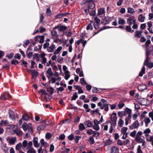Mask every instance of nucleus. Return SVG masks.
I'll list each match as a JSON object with an SVG mask.
<instances>
[{"mask_svg":"<svg viewBox=\"0 0 153 153\" xmlns=\"http://www.w3.org/2000/svg\"><path fill=\"white\" fill-rule=\"evenodd\" d=\"M110 119L111 120L110 123H113L116 124L117 117V114L115 112H113L111 115Z\"/></svg>","mask_w":153,"mask_h":153,"instance_id":"f257e3e1","label":"nucleus"},{"mask_svg":"<svg viewBox=\"0 0 153 153\" xmlns=\"http://www.w3.org/2000/svg\"><path fill=\"white\" fill-rule=\"evenodd\" d=\"M139 125V123L137 120L134 121L133 123L130 126H129L130 129L132 130L135 128H137Z\"/></svg>","mask_w":153,"mask_h":153,"instance_id":"f03ea898","label":"nucleus"},{"mask_svg":"<svg viewBox=\"0 0 153 153\" xmlns=\"http://www.w3.org/2000/svg\"><path fill=\"white\" fill-rule=\"evenodd\" d=\"M127 22L130 25H131L136 22V19L134 16H131L128 18L127 20Z\"/></svg>","mask_w":153,"mask_h":153,"instance_id":"7ed1b4c3","label":"nucleus"},{"mask_svg":"<svg viewBox=\"0 0 153 153\" xmlns=\"http://www.w3.org/2000/svg\"><path fill=\"white\" fill-rule=\"evenodd\" d=\"M31 127L32 125L30 123H29L28 125H27L25 123H23L22 125V128L25 131H26L28 128V129H31L32 131Z\"/></svg>","mask_w":153,"mask_h":153,"instance_id":"20e7f679","label":"nucleus"},{"mask_svg":"<svg viewBox=\"0 0 153 153\" xmlns=\"http://www.w3.org/2000/svg\"><path fill=\"white\" fill-rule=\"evenodd\" d=\"M46 54L45 53H42L40 54V57L41 58V62L42 64L45 65L47 62V59L45 57Z\"/></svg>","mask_w":153,"mask_h":153,"instance_id":"39448f33","label":"nucleus"},{"mask_svg":"<svg viewBox=\"0 0 153 153\" xmlns=\"http://www.w3.org/2000/svg\"><path fill=\"white\" fill-rule=\"evenodd\" d=\"M94 125L93 126V128L97 131L99 130L100 129V127L98 124H100L99 123L98 121L96 119L94 120Z\"/></svg>","mask_w":153,"mask_h":153,"instance_id":"423d86ee","label":"nucleus"},{"mask_svg":"<svg viewBox=\"0 0 153 153\" xmlns=\"http://www.w3.org/2000/svg\"><path fill=\"white\" fill-rule=\"evenodd\" d=\"M46 73L47 74L46 76L48 79L50 78L53 75V73L52 71L51 68H48L46 71Z\"/></svg>","mask_w":153,"mask_h":153,"instance_id":"0eeeda50","label":"nucleus"},{"mask_svg":"<svg viewBox=\"0 0 153 153\" xmlns=\"http://www.w3.org/2000/svg\"><path fill=\"white\" fill-rule=\"evenodd\" d=\"M44 36H38L35 38V40L37 39L38 41L40 43H42L44 42Z\"/></svg>","mask_w":153,"mask_h":153,"instance_id":"6e6552de","label":"nucleus"},{"mask_svg":"<svg viewBox=\"0 0 153 153\" xmlns=\"http://www.w3.org/2000/svg\"><path fill=\"white\" fill-rule=\"evenodd\" d=\"M1 146L2 149L4 150L5 153H8V149L7 146L6 144L2 142Z\"/></svg>","mask_w":153,"mask_h":153,"instance_id":"1a4fd4ad","label":"nucleus"},{"mask_svg":"<svg viewBox=\"0 0 153 153\" xmlns=\"http://www.w3.org/2000/svg\"><path fill=\"white\" fill-rule=\"evenodd\" d=\"M55 48V45L53 44H52L50 46H49L47 50L49 52H52L54 51Z\"/></svg>","mask_w":153,"mask_h":153,"instance_id":"9d476101","label":"nucleus"},{"mask_svg":"<svg viewBox=\"0 0 153 153\" xmlns=\"http://www.w3.org/2000/svg\"><path fill=\"white\" fill-rule=\"evenodd\" d=\"M56 28H57L59 31L61 32H63L66 30L67 27L64 26H59L57 27Z\"/></svg>","mask_w":153,"mask_h":153,"instance_id":"9b49d317","label":"nucleus"},{"mask_svg":"<svg viewBox=\"0 0 153 153\" xmlns=\"http://www.w3.org/2000/svg\"><path fill=\"white\" fill-rule=\"evenodd\" d=\"M145 19V17L142 14H140L138 16V20L140 22H143Z\"/></svg>","mask_w":153,"mask_h":153,"instance_id":"f8f14e48","label":"nucleus"},{"mask_svg":"<svg viewBox=\"0 0 153 153\" xmlns=\"http://www.w3.org/2000/svg\"><path fill=\"white\" fill-rule=\"evenodd\" d=\"M7 139L9 141V143L10 144H13L16 141V139L15 137H13L11 138L8 137Z\"/></svg>","mask_w":153,"mask_h":153,"instance_id":"ddd939ff","label":"nucleus"},{"mask_svg":"<svg viewBox=\"0 0 153 153\" xmlns=\"http://www.w3.org/2000/svg\"><path fill=\"white\" fill-rule=\"evenodd\" d=\"M142 31H141L137 30L135 31L134 36L136 37L139 38L141 36Z\"/></svg>","mask_w":153,"mask_h":153,"instance_id":"4468645a","label":"nucleus"},{"mask_svg":"<svg viewBox=\"0 0 153 153\" xmlns=\"http://www.w3.org/2000/svg\"><path fill=\"white\" fill-rule=\"evenodd\" d=\"M62 49L63 47L62 46H59L55 50L54 54L55 55L58 54Z\"/></svg>","mask_w":153,"mask_h":153,"instance_id":"2eb2a0df","label":"nucleus"},{"mask_svg":"<svg viewBox=\"0 0 153 153\" xmlns=\"http://www.w3.org/2000/svg\"><path fill=\"white\" fill-rule=\"evenodd\" d=\"M38 138L36 137H35L33 139V143L34 146L35 147H39V144L38 143Z\"/></svg>","mask_w":153,"mask_h":153,"instance_id":"dca6fc26","label":"nucleus"},{"mask_svg":"<svg viewBox=\"0 0 153 153\" xmlns=\"http://www.w3.org/2000/svg\"><path fill=\"white\" fill-rule=\"evenodd\" d=\"M88 1L89 2H88L87 3H89V4H88L89 6V7L91 9H93L95 7V5L94 3L91 0H88Z\"/></svg>","mask_w":153,"mask_h":153,"instance_id":"f3484780","label":"nucleus"},{"mask_svg":"<svg viewBox=\"0 0 153 153\" xmlns=\"http://www.w3.org/2000/svg\"><path fill=\"white\" fill-rule=\"evenodd\" d=\"M99 108H97L94 110H92L91 111L90 113L92 115H94L96 114L97 113L99 114H100V113L99 112Z\"/></svg>","mask_w":153,"mask_h":153,"instance_id":"a211bd4d","label":"nucleus"},{"mask_svg":"<svg viewBox=\"0 0 153 153\" xmlns=\"http://www.w3.org/2000/svg\"><path fill=\"white\" fill-rule=\"evenodd\" d=\"M117 114L118 116L120 118L126 115L125 112L123 111H119L118 112Z\"/></svg>","mask_w":153,"mask_h":153,"instance_id":"6ab92c4d","label":"nucleus"},{"mask_svg":"<svg viewBox=\"0 0 153 153\" xmlns=\"http://www.w3.org/2000/svg\"><path fill=\"white\" fill-rule=\"evenodd\" d=\"M51 33L52 34V38L53 39L57 38L58 35L56 31L54 30H53L51 32Z\"/></svg>","mask_w":153,"mask_h":153,"instance_id":"aec40b11","label":"nucleus"},{"mask_svg":"<svg viewBox=\"0 0 153 153\" xmlns=\"http://www.w3.org/2000/svg\"><path fill=\"white\" fill-rule=\"evenodd\" d=\"M31 72L33 78H35L38 76V73L37 71L36 70H32Z\"/></svg>","mask_w":153,"mask_h":153,"instance_id":"412c9836","label":"nucleus"},{"mask_svg":"<svg viewBox=\"0 0 153 153\" xmlns=\"http://www.w3.org/2000/svg\"><path fill=\"white\" fill-rule=\"evenodd\" d=\"M46 126V125L45 123H43L38 126L37 128V130L38 131H40L44 130Z\"/></svg>","mask_w":153,"mask_h":153,"instance_id":"4be33fe9","label":"nucleus"},{"mask_svg":"<svg viewBox=\"0 0 153 153\" xmlns=\"http://www.w3.org/2000/svg\"><path fill=\"white\" fill-rule=\"evenodd\" d=\"M40 56V55L38 53H36L34 54L33 56V58L34 59H36V60L38 62L39 61V57Z\"/></svg>","mask_w":153,"mask_h":153,"instance_id":"5701e85b","label":"nucleus"},{"mask_svg":"<svg viewBox=\"0 0 153 153\" xmlns=\"http://www.w3.org/2000/svg\"><path fill=\"white\" fill-rule=\"evenodd\" d=\"M70 77V73L69 72L67 71L65 72L64 78L66 80H68Z\"/></svg>","mask_w":153,"mask_h":153,"instance_id":"b1692460","label":"nucleus"},{"mask_svg":"<svg viewBox=\"0 0 153 153\" xmlns=\"http://www.w3.org/2000/svg\"><path fill=\"white\" fill-rule=\"evenodd\" d=\"M124 123V121L122 119H120L118 122V126L120 127L123 126Z\"/></svg>","mask_w":153,"mask_h":153,"instance_id":"393cba45","label":"nucleus"},{"mask_svg":"<svg viewBox=\"0 0 153 153\" xmlns=\"http://www.w3.org/2000/svg\"><path fill=\"white\" fill-rule=\"evenodd\" d=\"M135 140L137 143H140L144 140L143 139L141 136H136Z\"/></svg>","mask_w":153,"mask_h":153,"instance_id":"a878e982","label":"nucleus"},{"mask_svg":"<svg viewBox=\"0 0 153 153\" xmlns=\"http://www.w3.org/2000/svg\"><path fill=\"white\" fill-rule=\"evenodd\" d=\"M85 125L89 127H92L93 126L92 122L90 120H88L85 121L84 123Z\"/></svg>","mask_w":153,"mask_h":153,"instance_id":"bb28decb","label":"nucleus"},{"mask_svg":"<svg viewBox=\"0 0 153 153\" xmlns=\"http://www.w3.org/2000/svg\"><path fill=\"white\" fill-rule=\"evenodd\" d=\"M9 116L13 120L15 118V114L14 112L12 110H10L9 112Z\"/></svg>","mask_w":153,"mask_h":153,"instance_id":"cd10ccee","label":"nucleus"},{"mask_svg":"<svg viewBox=\"0 0 153 153\" xmlns=\"http://www.w3.org/2000/svg\"><path fill=\"white\" fill-rule=\"evenodd\" d=\"M28 150L27 151V153H36V151L33 148H27Z\"/></svg>","mask_w":153,"mask_h":153,"instance_id":"c85d7f7f","label":"nucleus"},{"mask_svg":"<svg viewBox=\"0 0 153 153\" xmlns=\"http://www.w3.org/2000/svg\"><path fill=\"white\" fill-rule=\"evenodd\" d=\"M144 121L145 123L146 126V127H147L149 123L150 122V119L148 117H146L144 119Z\"/></svg>","mask_w":153,"mask_h":153,"instance_id":"c756f323","label":"nucleus"},{"mask_svg":"<svg viewBox=\"0 0 153 153\" xmlns=\"http://www.w3.org/2000/svg\"><path fill=\"white\" fill-rule=\"evenodd\" d=\"M110 124L111 126L109 128V132L110 133H112V132L114 128H115L116 125V124L111 123Z\"/></svg>","mask_w":153,"mask_h":153,"instance_id":"7c9ffc66","label":"nucleus"},{"mask_svg":"<svg viewBox=\"0 0 153 153\" xmlns=\"http://www.w3.org/2000/svg\"><path fill=\"white\" fill-rule=\"evenodd\" d=\"M118 23L120 25H123L126 23V21L121 18H118Z\"/></svg>","mask_w":153,"mask_h":153,"instance_id":"2f4dec72","label":"nucleus"},{"mask_svg":"<svg viewBox=\"0 0 153 153\" xmlns=\"http://www.w3.org/2000/svg\"><path fill=\"white\" fill-rule=\"evenodd\" d=\"M145 67L143 66L142 67V68L141 69V71L139 74V76H142L143 74L145 73Z\"/></svg>","mask_w":153,"mask_h":153,"instance_id":"473e14b6","label":"nucleus"},{"mask_svg":"<svg viewBox=\"0 0 153 153\" xmlns=\"http://www.w3.org/2000/svg\"><path fill=\"white\" fill-rule=\"evenodd\" d=\"M128 130V128L126 127H123L121 129V132L123 134H127L126 132Z\"/></svg>","mask_w":153,"mask_h":153,"instance_id":"72a5a7b5","label":"nucleus"},{"mask_svg":"<svg viewBox=\"0 0 153 153\" xmlns=\"http://www.w3.org/2000/svg\"><path fill=\"white\" fill-rule=\"evenodd\" d=\"M78 97L77 93L76 92L74 93L73 96L71 98L72 100H75Z\"/></svg>","mask_w":153,"mask_h":153,"instance_id":"f704fd0d","label":"nucleus"},{"mask_svg":"<svg viewBox=\"0 0 153 153\" xmlns=\"http://www.w3.org/2000/svg\"><path fill=\"white\" fill-rule=\"evenodd\" d=\"M118 152V148L116 147H113L111 149L112 153H117Z\"/></svg>","mask_w":153,"mask_h":153,"instance_id":"c9c22d12","label":"nucleus"},{"mask_svg":"<svg viewBox=\"0 0 153 153\" xmlns=\"http://www.w3.org/2000/svg\"><path fill=\"white\" fill-rule=\"evenodd\" d=\"M9 124L7 120H2L1 122V125L4 126H7Z\"/></svg>","mask_w":153,"mask_h":153,"instance_id":"e433bc0d","label":"nucleus"},{"mask_svg":"<svg viewBox=\"0 0 153 153\" xmlns=\"http://www.w3.org/2000/svg\"><path fill=\"white\" fill-rule=\"evenodd\" d=\"M22 119L24 120L27 121L29 120V117L27 114H24L22 116Z\"/></svg>","mask_w":153,"mask_h":153,"instance_id":"4c0bfd02","label":"nucleus"},{"mask_svg":"<svg viewBox=\"0 0 153 153\" xmlns=\"http://www.w3.org/2000/svg\"><path fill=\"white\" fill-rule=\"evenodd\" d=\"M147 141L151 142V144L153 146V136H150V137L147 138Z\"/></svg>","mask_w":153,"mask_h":153,"instance_id":"58836bf2","label":"nucleus"},{"mask_svg":"<svg viewBox=\"0 0 153 153\" xmlns=\"http://www.w3.org/2000/svg\"><path fill=\"white\" fill-rule=\"evenodd\" d=\"M38 153H47V152L46 149L42 150V147H41L38 151Z\"/></svg>","mask_w":153,"mask_h":153,"instance_id":"ea45409f","label":"nucleus"},{"mask_svg":"<svg viewBox=\"0 0 153 153\" xmlns=\"http://www.w3.org/2000/svg\"><path fill=\"white\" fill-rule=\"evenodd\" d=\"M105 12L104 9L103 8H101L99 9L98 10V14L99 15L102 14Z\"/></svg>","mask_w":153,"mask_h":153,"instance_id":"a19ab883","label":"nucleus"},{"mask_svg":"<svg viewBox=\"0 0 153 153\" xmlns=\"http://www.w3.org/2000/svg\"><path fill=\"white\" fill-rule=\"evenodd\" d=\"M40 142L42 145L44 147H46L47 146V143L45 142L44 141V140L43 139H42L40 141Z\"/></svg>","mask_w":153,"mask_h":153,"instance_id":"79ce46f5","label":"nucleus"},{"mask_svg":"<svg viewBox=\"0 0 153 153\" xmlns=\"http://www.w3.org/2000/svg\"><path fill=\"white\" fill-rule=\"evenodd\" d=\"M22 144V143H20L17 144L16 146V149L18 151H19L21 149Z\"/></svg>","mask_w":153,"mask_h":153,"instance_id":"37998d69","label":"nucleus"},{"mask_svg":"<svg viewBox=\"0 0 153 153\" xmlns=\"http://www.w3.org/2000/svg\"><path fill=\"white\" fill-rule=\"evenodd\" d=\"M134 10L132 8L128 7V12L129 13H134Z\"/></svg>","mask_w":153,"mask_h":153,"instance_id":"c03bdc74","label":"nucleus"},{"mask_svg":"<svg viewBox=\"0 0 153 153\" xmlns=\"http://www.w3.org/2000/svg\"><path fill=\"white\" fill-rule=\"evenodd\" d=\"M88 141L89 143L91 144H93L95 142L94 139L92 137H90Z\"/></svg>","mask_w":153,"mask_h":153,"instance_id":"a18cd8bd","label":"nucleus"},{"mask_svg":"<svg viewBox=\"0 0 153 153\" xmlns=\"http://www.w3.org/2000/svg\"><path fill=\"white\" fill-rule=\"evenodd\" d=\"M136 153H143V152L141 149V146H138L137 148V152Z\"/></svg>","mask_w":153,"mask_h":153,"instance_id":"49530a36","label":"nucleus"},{"mask_svg":"<svg viewBox=\"0 0 153 153\" xmlns=\"http://www.w3.org/2000/svg\"><path fill=\"white\" fill-rule=\"evenodd\" d=\"M3 96L4 98L6 99L7 98L11 97V96L9 94V93L8 92L5 93L3 95Z\"/></svg>","mask_w":153,"mask_h":153,"instance_id":"de8ad7c7","label":"nucleus"},{"mask_svg":"<svg viewBox=\"0 0 153 153\" xmlns=\"http://www.w3.org/2000/svg\"><path fill=\"white\" fill-rule=\"evenodd\" d=\"M79 128L80 130L82 131L85 128V127L83 123H80L79 125Z\"/></svg>","mask_w":153,"mask_h":153,"instance_id":"09e8293b","label":"nucleus"},{"mask_svg":"<svg viewBox=\"0 0 153 153\" xmlns=\"http://www.w3.org/2000/svg\"><path fill=\"white\" fill-rule=\"evenodd\" d=\"M80 82L81 83L83 84L84 85H86L87 84L84 78H81L80 79Z\"/></svg>","mask_w":153,"mask_h":153,"instance_id":"8fccbe9b","label":"nucleus"},{"mask_svg":"<svg viewBox=\"0 0 153 153\" xmlns=\"http://www.w3.org/2000/svg\"><path fill=\"white\" fill-rule=\"evenodd\" d=\"M136 131L135 130H134L133 131L131 132L130 134V136L132 137H134L136 134Z\"/></svg>","mask_w":153,"mask_h":153,"instance_id":"3c124183","label":"nucleus"},{"mask_svg":"<svg viewBox=\"0 0 153 153\" xmlns=\"http://www.w3.org/2000/svg\"><path fill=\"white\" fill-rule=\"evenodd\" d=\"M46 13L48 16H50L51 14V11L50 8H48L46 9Z\"/></svg>","mask_w":153,"mask_h":153,"instance_id":"603ef678","label":"nucleus"},{"mask_svg":"<svg viewBox=\"0 0 153 153\" xmlns=\"http://www.w3.org/2000/svg\"><path fill=\"white\" fill-rule=\"evenodd\" d=\"M126 113H127L128 114H131V110L130 109H129L127 108H125V111Z\"/></svg>","mask_w":153,"mask_h":153,"instance_id":"864d4df0","label":"nucleus"},{"mask_svg":"<svg viewBox=\"0 0 153 153\" xmlns=\"http://www.w3.org/2000/svg\"><path fill=\"white\" fill-rule=\"evenodd\" d=\"M103 105L104 106V108L105 109V110L106 111H107L108 110V104L105 103L103 104Z\"/></svg>","mask_w":153,"mask_h":153,"instance_id":"5fc2aeb1","label":"nucleus"},{"mask_svg":"<svg viewBox=\"0 0 153 153\" xmlns=\"http://www.w3.org/2000/svg\"><path fill=\"white\" fill-rule=\"evenodd\" d=\"M81 138V136H75L74 137V140L76 143H77L78 142L79 140Z\"/></svg>","mask_w":153,"mask_h":153,"instance_id":"6e6d98bb","label":"nucleus"},{"mask_svg":"<svg viewBox=\"0 0 153 153\" xmlns=\"http://www.w3.org/2000/svg\"><path fill=\"white\" fill-rule=\"evenodd\" d=\"M112 141L109 139L106 140L105 142V144L106 145H109L111 144Z\"/></svg>","mask_w":153,"mask_h":153,"instance_id":"4d7b16f0","label":"nucleus"},{"mask_svg":"<svg viewBox=\"0 0 153 153\" xmlns=\"http://www.w3.org/2000/svg\"><path fill=\"white\" fill-rule=\"evenodd\" d=\"M50 45V44L49 43L46 42L44 44L43 46V48L44 49H47L49 47Z\"/></svg>","mask_w":153,"mask_h":153,"instance_id":"13d9d810","label":"nucleus"},{"mask_svg":"<svg viewBox=\"0 0 153 153\" xmlns=\"http://www.w3.org/2000/svg\"><path fill=\"white\" fill-rule=\"evenodd\" d=\"M93 27L91 25V23H89L88 24V26L87 27L86 29L87 30H92L93 29Z\"/></svg>","mask_w":153,"mask_h":153,"instance_id":"bf43d9fd","label":"nucleus"},{"mask_svg":"<svg viewBox=\"0 0 153 153\" xmlns=\"http://www.w3.org/2000/svg\"><path fill=\"white\" fill-rule=\"evenodd\" d=\"M22 146L24 148L27 146V142L26 140H24L22 143Z\"/></svg>","mask_w":153,"mask_h":153,"instance_id":"052dcab7","label":"nucleus"},{"mask_svg":"<svg viewBox=\"0 0 153 153\" xmlns=\"http://www.w3.org/2000/svg\"><path fill=\"white\" fill-rule=\"evenodd\" d=\"M18 63V61L16 60L13 59L11 61V63L12 65L17 64Z\"/></svg>","mask_w":153,"mask_h":153,"instance_id":"680f3d73","label":"nucleus"},{"mask_svg":"<svg viewBox=\"0 0 153 153\" xmlns=\"http://www.w3.org/2000/svg\"><path fill=\"white\" fill-rule=\"evenodd\" d=\"M133 25L132 26V28L133 29H137L138 28V25H137L136 22H135V23L133 24Z\"/></svg>","mask_w":153,"mask_h":153,"instance_id":"e2e57ef3","label":"nucleus"},{"mask_svg":"<svg viewBox=\"0 0 153 153\" xmlns=\"http://www.w3.org/2000/svg\"><path fill=\"white\" fill-rule=\"evenodd\" d=\"M65 15V14L63 13H61L58 14L56 16V18H60L63 16Z\"/></svg>","mask_w":153,"mask_h":153,"instance_id":"0e129e2a","label":"nucleus"},{"mask_svg":"<svg viewBox=\"0 0 153 153\" xmlns=\"http://www.w3.org/2000/svg\"><path fill=\"white\" fill-rule=\"evenodd\" d=\"M150 60V58L149 57H148V56H147L146 59L144 61V64L146 65L148 64V62H149Z\"/></svg>","mask_w":153,"mask_h":153,"instance_id":"69168bd1","label":"nucleus"},{"mask_svg":"<svg viewBox=\"0 0 153 153\" xmlns=\"http://www.w3.org/2000/svg\"><path fill=\"white\" fill-rule=\"evenodd\" d=\"M35 119L36 121H41L42 119L39 116L36 115L35 117Z\"/></svg>","mask_w":153,"mask_h":153,"instance_id":"338daca9","label":"nucleus"},{"mask_svg":"<svg viewBox=\"0 0 153 153\" xmlns=\"http://www.w3.org/2000/svg\"><path fill=\"white\" fill-rule=\"evenodd\" d=\"M65 137V136L63 134H62L59 136V139L62 140H63Z\"/></svg>","mask_w":153,"mask_h":153,"instance_id":"774afa93","label":"nucleus"}]
</instances>
